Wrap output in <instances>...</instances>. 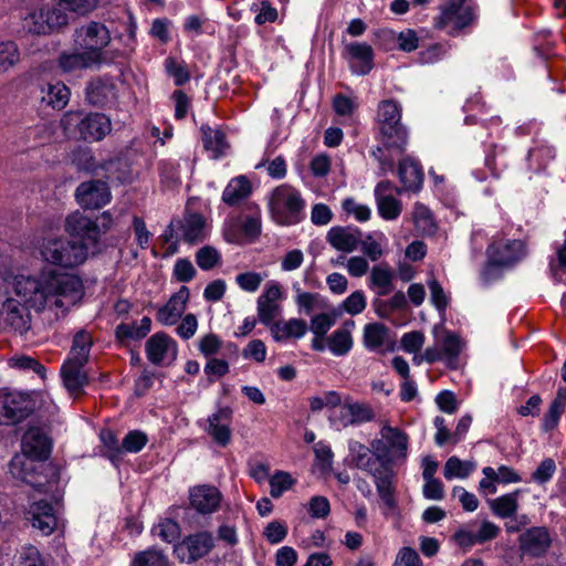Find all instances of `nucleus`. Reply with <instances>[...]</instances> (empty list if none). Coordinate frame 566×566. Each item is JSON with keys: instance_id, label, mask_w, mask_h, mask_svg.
I'll return each mask as SVG.
<instances>
[{"instance_id": "obj_1", "label": "nucleus", "mask_w": 566, "mask_h": 566, "mask_svg": "<svg viewBox=\"0 0 566 566\" xmlns=\"http://www.w3.org/2000/svg\"><path fill=\"white\" fill-rule=\"evenodd\" d=\"M10 284L18 298H7L2 304L1 315L9 318L30 316L29 310L39 313L50 301L56 307L67 310L84 295L83 282L78 276L55 270H43L39 279L15 275Z\"/></svg>"}, {"instance_id": "obj_2", "label": "nucleus", "mask_w": 566, "mask_h": 566, "mask_svg": "<svg viewBox=\"0 0 566 566\" xmlns=\"http://www.w3.org/2000/svg\"><path fill=\"white\" fill-rule=\"evenodd\" d=\"M348 449L352 463L374 478L379 497L386 506L394 509L396 506V472L394 469H387L371 447L369 448L359 441H349Z\"/></svg>"}, {"instance_id": "obj_3", "label": "nucleus", "mask_w": 566, "mask_h": 566, "mask_svg": "<svg viewBox=\"0 0 566 566\" xmlns=\"http://www.w3.org/2000/svg\"><path fill=\"white\" fill-rule=\"evenodd\" d=\"M527 244L521 239L494 238L486 249V265L482 272L485 281L494 279L497 269H510L527 256Z\"/></svg>"}, {"instance_id": "obj_4", "label": "nucleus", "mask_w": 566, "mask_h": 566, "mask_svg": "<svg viewBox=\"0 0 566 566\" xmlns=\"http://www.w3.org/2000/svg\"><path fill=\"white\" fill-rule=\"evenodd\" d=\"M433 335L434 344L424 349L426 363L443 361L449 369H459L465 342L457 333L444 329L441 324L434 325Z\"/></svg>"}, {"instance_id": "obj_5", "label": "nucleus", "mask_w": 566, "mask_h": 566, "mask_svg": "<svg viewBox=\"0 0 566 566\" xmlns=\"http://www.w3.org/2000/svg\"><path fill=\"white\" fill-rule=\"evenodd\" d=\"M270 210L273 219L282 226H291L301 221L305 209V200L300 190L283 184L275 187L270 196Z\"/></svg>"}, {"instance_id": "obj_6", "label": "nucleus", "mask_w": 566, "mask_h": 566, "mask_svg": "<svg viewBox=\"0 0 566 566\" xmlns=\"http://www.w3.org/2000/svg\"><path fill=\"white\" fill-rule=\"evenodd\" d=\"M377 116L382 146L388 150L402 153L407 145L408 134L400 122L399 105L391 99L382 101L378 106Z\"/></svg>"}, {"instance_id": "obj_7", "label": "nucleus", "mask_w": 566, "mask_h": 566, "mask_svg": "<svg viewBox=\"0 0 566 566\" xmlns=\"http://www.w3.org/2000/svg\"><path fill=\"white\" fill-rule=\"evenodd\" d=\"M40 253L48 263L62 268H74L86 261L88 249L87 244H81L75 240L48 238L43 240Z\"/></svg>"}, {"instance_id": "obj_8", "label": "nucleus", "mask_w": 566, "mask_h": 566, "mask_svg": "<svg viewBox=\"0 0 566 566\" xmlns=\"http://www.w3.org/2000/svg\"><path fill=\"white\" fill-rule=\"evenodd\" d=\"M380 438L374 439L370 447L387 469L408 457L409 437L398 427L385 423L380 429Z\"/></svg>"}, {"instance_id": "obj_9", "label": "nucleus", "mask_w": 566, "mask_h": 566, "mask_svg": "<svg viewBox=\"0 0 566 566\" xmlns=\"http://www.w3.org/2000/svg\"><path fill=\"white\" fill-rule=\"evenodd\" d=\"M61 125L67 134H77L78 138L87 142L101 140L112 130L111 119L99 113L83 116L81 112H67Z\"/></svg>"}, {"instance_id": "obj_10", "label": "nucleus", "mask_w": 566, "mask_h": 566, "mask_svg": "<svg viewBox=\"0 0 566 566\" xmlns=\"http://www.w3.org/2000/svg\"><path fill=\"white\" fill-rule=\"evenodd\" d=\"M108 28L98 21H90L76 28L73 43L76 50H83L99 64L104 61V50L111 43Z\"/></svg>"}, {"instance_id": "obj_11", "label": "nucleus", "mask_w": 566, "mask_h": 566, "mask_svg": "<svg viewBox=\"0 0 566 566\" xmlns=\"http://www.w3.org/2000/svg\"><path fill=\"white\" fill-rule=\"evenodd\" d=\"M66 21L61 10L44 6L30 10L22 18V29L32 34H46L66 24Z\"/></svg>"}, {"instance_id": "obj_12", "label": "nucleus", "mask_w": 566, "mask_h": 566, "mask_svg": "<svg viewBox=\"0 0 566 566\" xmlns=\"http://www.w3.org/2000/svg\"><path fill=\"white\" fill-rule=\"evenodd\" d=\"M250 213L241 221L231 222L224 229V238L229 243L241 244L253 241L261 232V211L258 205H248Z\"/></svg>"}, {"instance_id": "obj_13", "label": "nucleus", "mask_w": 566, "mask_h": 566, "mask_svg": "<svg viewBox=\"0 0 566 566\" xmlns=\"http://www.w3.org/2000/svg\"><path fill=\"white\" fill-rule=\"evenodd\" d=\"M41 462L25 452L18 453L9 462V472L12 478L40 490L45 484V480L41 476L45 464Z\"/></svg>"}, {"instance_id": "obj_14", "label": "nucleus", "mask_w": 566, "mask_h": 566, "mask_svg": "<svg viewBox=\"0 0 566 566\" xmlns=\"http://www.w3.org/2000/svg\"><path fill=\"white\" fill-rule=\"evenodd\" d=\"M472 8L465 0H449L436 20L438 29H448L449 33L467 27L473 20Z\"/></svg>"}, {"instance_id": "obj_15", "label": "nucleus", "mask_w": 566, "mask_h": 566, "mask_svg": "<svg viewBox=\"0 0 566 566\" xmlns=\"http://www.w3.org/2000/svg\"><path fill=\"white\" fill-rule=\"evenodd\" d=\"M283 285L275 281H268L256 300L259 318H277L283 314V302L285 300Z\"/></svg>"}, {"instance_id": "obj_16", "label": "nucleus", "mask_w": 566, "mask_h": 566, "mask_svg": "<svg viewBox=\"0 0 566 566\" xmlns=\"http://www.w3.org/2000/svg\"><path fill=\"white\" fill-rule=\"evenodd\" d=\"M145 347L147 359L155 366H170L177 358V343L165 333H155Z\"/></svg>"}, {"instance_id": "obj_17", "label": "nucleus", "mask_w": 566, "mask_h": 566, "mask_svg": "<svg viewBox=\"0 0 566 566\" xmlns=\"http://www.w3.org/2000/svg\"><path fill=\"white\" fill-rule=\"evenodd\" d=\"M170 237L184 239L188 243L202 241L208 235L206 219L199 213H187L182 219L169 224Z\"/></svg>"}, {"instance_id": "obj_18", "label": "nucleus", "mask_w": 566, "mask_h": 566, "mask_svg": "<svg viewBox=\"0 0 566 566\" xmlns=\"http://www.w3.org/2000/svg\"><path fill=\"white\" fill-rule=\"evenodd\" d=\"M65 229L70 235L78 239L81 244H87V249L94 247L102 234L99 224L78 211L67 217Z\"/></svg>"}, {"instance_id": "obj_19", "label": "nucleus", "mask_w": 566, "mask_h": 566, "mask_svg": "<svg viewBox=\"0 0 566 566\" xmlns=\"http://www.w3.org/2000/svg\"><path fill=\"white\" fill-rule=\"evenodd\" d=\"M213 547V538L208 532L187 536L175 547V554L181 562L192 563L206 556Z\"/></svg>"}, {"instance_id": "obj_20", "label": "nucleus", "mask_w": 566, "mask_h": 566, "mask_svg": "<svg viewBox=\"0 0 566 566\" xmlns=\"http://www.w3.org/2000/svg\"><path fill=\"white\" fill-rule=\"evenodd\" d=\"M343 56L349 69L357 75H366L374 67V50L365 42H350L344 45Z\"/></svg>"}, {"instance_id": "obj_21", "label": "nucleus", "mask_w": 566, "mask_h": 566, "mask_svg": "<svg viewBox=\"0 0 566 566\" xmlns=\"http://www.w3.org/2000/svg\"><path fill=\"white\" fill-rule=\"evenodd\" d=\"M76 199L85 209H98L111 201V191L107 184L99 180L82 182L76 189Z\"/></svg>"}, {"instance_id": "obj_22", "label": "nucleus", "mask_w": 566, "mask_h": 566, "mask_svg": "<svg viewBox=\"0 0 566 566\" xmlns=\"http://www.w3.org/2000/svg\"><path fill=\"white\" fill-rule=\"evenodd\" d=\"M27 520L32 526L41 532L42 535H50L57 526V518L51 503L45 500L32 502L25 513Z\"/></svg>"}, {"instance_id": "obj_23", "label": "nucleus", "mask_w": 566, "mask_h": 566, "mask_svg": "<svg viewBox=\"0 0 566 566\" xmlns=\"http://www.w3.org/2000/svg\"><path fill=\"white\" fill-rule=\"evenodd\" d=\"M52 451V440L44 429L40 427H30L22 438V452L45 461Z\"/></svg>"}, {"instance_id": "obj_24", "label": "nucleus", "mask_w": 566, "mask_h": 566, "mask_svg": "<svg viewBox=\"0 0 566 566\" xmlns=\"http://www.w3.org/2000/svg\"><path fill=\"white\" fill-rule=\"evenodd\" d=\"M518 543L523 554L541 557L548 551L552 538L546 527L534 526L521 534Z\"/></svg>"}, {"instance_id": "obj_25", "label": "nucleus", "mask_w": 566, "mask_h": 566, "mask_svg": "<svg viewBox=\"0 0 566 566\" xmlns=\"http://www.w3.org/2000/svg\"><path fill=\"white\" fill-rule=\"evenodd\" d=\"M232 415L233 411L230 407H221L208 418L207 432L221 447L228 446L231 441Z\"/></svg>"}, {"instance_id": "obj_26", "label": "nucleus", "mask_w": 566, "mask_h": 566, "mask_svg": "<svg viewBox=\"0 0 566 566\" xmlns=\"http://www.w3.org/2000/svg\"><path fill=\"white\" fill-rule=\"evenodd\" d=\"M151 321H123L115 328V340L122 347H130L144 339L151 331Z\"/></svg>"}, {"instance_id": "obj_27", "label": "nucleus", "mask_w": 566, "mask_h": 566, "mask_svg": "<svg viewBox=\"0 0 566 566\" xmlns=\"http://www.w3.org/2000/svg\"><path fill=\"white\" fill-rule=\"evenodd\" d=\"M390 181H381L375 188V199L379 216L385 220H396L402 210L401 202L392 196Z\"/></svg>"}, {"instance_id": "obj_28", "label": "nucleus", "mask_w": 566, "mask_h": 566, "mask_svg": "<svg viewBox=\"0 0 566 566\" xmlns=\"http://www.w3.org/2000/svg\"><path fill=\"white\" fill-rule=\"evenodd\" d=\"M221 493L214 486L199 485L190 490V505L200 514H211L219 509Z\"/></svg>"}, {"instance_id": "obj_29", "label": "nucleus", "mask_w": 566, "mask_h": 566, "mask_svg": "<svg viewBox=\"0 0 566 566\" xmlns=\"http://www.w3.org/2000/svg\"><path fill=\"white\" fill-rule=\"evenodd\" d=\"M295 291L294 301L300 315L312 316V318H327L322 312L325 308V300L318 293L303 291L300 286H293Z\"/></svg>"}, {"instance_id": "obj_30", "label": "nucleus", "mask_w": 566, "mask_h": 566, "mask_svg": "<svg viewBox=\"0 0 566 566\" xmlns=\"http://www.w3.org/2000/svg\"><path fill=\"white\" fill-rule=\"evenodd\" d=\"M395 272L387 263H380L371 268L368 277V286L379 296L390 294L394 289Z\"/></svg>"}, {"instance_id": "obj_31", "label": "nucleus", "mask_w": 566, "mask_h": 566, "mask_svg": "<svg viewBox=\"0 0 566 566\" xmlns=\"http://www.w3.org/2000/svg\"><path fill=\"white\" fill-rule=\"evenodd\" d=\"M84 364L64 361L61 367V377L67 391L80 395L88 384V376L84 370Z\"/></svg>"}, {"instance_id": "obj_32", "label": "nucleus", "mask_w": 566, "mask_h": 566, "mask_svg": "<svg viewBox=\"0 0 566 566\" xmlns=\"http://www.w3.org/2000/svg\"><path fill=\"white\" fill-rule=\"evenodd\" d=\"M327 241L337 251L349 253L357 249L360 231L356 228L334 227L327 233Z\"/></svg>"}, {"instance_id": "obj_33", "label": "nucleus", "mask_w": 566, "mask_h": 566, "mask_svg": "<svg viewBox=\"0 0 566 566\" xmlns=\"http://www.w3.org/2000/svg\"><path fill=\"white\" fill-rule=\"evenodd\" d=\"M40 101L53 109H63L70 101L71 91L62 82L46 83L41 86Z\"/></svg>"}, {"instance_id": "obj_34", "label": "nucleus", "mask_w": 566, "mask_h": 566, "mask_svg": "<svg viewBox=\"0 0 566 566\" xmlns=\"http://www.w3.org/2000/svg\"><path fill=\"white\" fill-rule=\"evenodd\" d=\"M33 411V402L28 395L11 394L4 400V416L13 422H20Z\"/></svg>"}, {"instance_id": "obj_35", "label": "nucleus", "mask_w": 566, "mask_h": 566, "mask_svg": "<svg viewBox=\"0 0 566 566\" xmlns=\"http://www.w3.org/2000/svg\"><path fill=\"white\" fill-rule=\"evenodd\" d=\"M98 65L101 64L83 50H76V52L72 53L64 52L59 57V66L64 73L92 69Z\"/></svg>"}, {"instance_id": "obj_36", "label": "nucleus", "mask_w": 566, "mask_h": 566, "mask_svg": "<svg viewBox=\"0 0 566 566\" xmlns=\"http://www.w3.org/2000/svg\"><path fill=\"white\" fill-rule=\"evenodd\" d=\"M92 346V335L85 329H80L73 336L72 347L65 361L86 365L90 358Z\"/></svg>"}, {"instance_id": "obj_37", "label": "nucleus", "mask_w": 566, "mask_h": 566, "mask_svg": "<svg viewBox=\"0 0 566 566\" xmlns=\"http://www.w3.org/2000/svg\"><path fill=\"white\" fill-rule=\"evenodd\" d=\"M271 323L270 329L275 340L283 342L290 338H300L306 333L304 321H266Z\"/></svg>"}, {"instance_id": "obj_38", "label": "nucleus", "mask_w": 566, "mask_h": 566, "mask_svg": "<svg viewBox=\"0 0 566 566\" xmlns=\"http://www.w3.org/2000/svg\"><path fill=\"white\" fill-rule=\"evenodd\" d=\"M373 417L371 409L363 403H345L339 410V419L344 427L368 422Z\"/></svg>"}, {"instance_id": "obj_39", "label": "nucleus", "mask_w": 566, "mask_h": 566, "mask_svg": "<svg viewBox=\"0 0 566 566\" xmlns=\"http://www.w3.org/2000/svg\"><path fill=\"white\" fill-rule=\"evenodd\" d=\"M252 186L244 176H239L229 181L222 192V200L229 206H235L250 196Z\"/></svg>"}, {"instance_id": "obj_40", "label": "nucleus", "mask_w": 566, "mask_h": 566, "mask_svg": "<svg viewBox=\"0 0 566 566\" xmlns=\"http://www.w3.org/2000/svg\"><path fill=\"white\" fill-rule=\"evenodd\" d=\"M566 407V387H562L557 390L556 397L549 405L547 412L543 417L542 430L549 432L555 429Z\"/></svg>"}, {"instance_id": "obj_41", "label": "nucleus", "mask_w": 566, "mask_h": 566, "mask_svg": "<svg viewBox=\"0 0 566 566\" xmlns=\"http://www.w3.org/2000/svg\"><path fill=\"white\" fill-rule=\"evenodd\" d=\"M399 177L405 189L418 190L423 180V174L418 163L406 158L399 164Z\"/></svg>"}, {"instance_id": "obj_42", "label": "nucleus", "mask_w": 566, "mask_h": 566, "mask_svg": "<svg viewBox=\"0 0 566 566\" xmlns=\"http://www.w3.org/2000/svg\"><path fill=\"white\" fill-rule=\"evenodd\" d=\"M520 493L521 490H515L514 492L490 500L489 505L493 514L501 518H507L515 515L518 509Z\"/></svg>"}, {"instance_id": "obj_43", "label": "nucleus", "mask_w": 566, "mask_h": 566, "mask_svg": "<svg viewBox=\"0 0 566 566\" xmlns=\"http://www.w3.org/2000/svg\"><path fill=\"white\" fill-rule=\"evenodd\" d=\"M364 340L366 347L371 350H377L385 346L389 347L391 344L387 327L377 322L366 325Z\"/></svg>"}, {"instance_id": "obj_44", "label": "nucleus", "mask_w": 566, "mask_h": 566, "mask_svg": "<svg viewBox=\"0 0 566 566\" xmlns=\"http://www.w3.org/2000/svg\"><path fill=\"white\" fill-rule=\"evenodd\" d=\"M201 133L203 147L210 153L211 158L217 159L222 156L228 148L224 134L206 126L201 127Z\"/></svg>"}, {"instance_id": "obj_45", "label": "nucleus", "mask_w": 566, "mask_h": 566, "mask_svg": "<svg viewBox=\"0 0 566 566\" xmlns=\"http://www.w3.org/2000/svg\"><path fill=\"white\" fill-rule=\"evenodd\" d=\"M86 96L91 104L103 106L115 96L114 87L108 82L96 80L87 86Z\"/></svg>"}, {"instance_id": "obj_46", "label": "nucleus", "mask_w": 566, "mask_h": 566, "mask_svg": "<svg viewBox=\"0 0 566 566\" xmlns=\"http://www.w3.org/2000/svg\"><path fill=\"white\" fill-rule=\"evenodd\" d=\"M325 345L335 356L346 355L353 346L349 331L345 328L337 329L325 339Z\"/></svg>"}, {"instance_id": "obj_47", "label": "nucleus", "mask_w": 566, "mask_h": 566, "mask_svg": "<svg viewBox=\"0 0 566 566\" xmlns=\"http://www.w3.org/2000/svg\"><path fill=\"white\" fill-rule=\"evenodd\" d=\"M12 566H45V564L35 546L24 545L15 554Z\"/></svg>"}, {"instance_id": "obj_48", "label": "nucleus", "mask_w": 566, "mask_h": 566, "mask_svg": "<svg viewBox=\"0 0 566 566\" xmlns=\"http://www.w3.org/2000/svg\"><path fill=\"white\" fill-rule=\"evenodd\" d=\"M20 61V51L13 41L0 43V72L4 73Z\"/></svg>"}, {"instance_id": "obj_49", "label": "nucleus", "mask_w": 566, "mask_h": 566, "mask_svg": "<svg viewBox=\"0 0 566 566\" xmlns=\"http://www.w3.org/2000/svg\"><path fill=\"white\" fill-rule=\"evenodd\" d=\"M342 209L346 216L353 217L358 222H366L371 217V209L352 197L342 201Z\"/></svg>"}, {"instance_id": "obj_50", "label": "nucleus", "mask_w": 566, "mask_h": 566, "mask_svg": "<svg viewBox=\"0 0 566 566\" xmlns=\"http://www.w3.org/2000/svg\"><path fill=\"white\" fill-rule=\"evenodd\" d=\"M196 263L203 271L212 270L221 263V253L211 245H205L197 251Z\"/></svg>"}, {"instance_id": "obj_51", "label": "nucleus", "mask_w": 566, "mask_h": 566, "mask_svg": "<svg viewBox=\"0 0 566 566\" xmlns=\"http://www.w3.org/2000/svg\"><path fill=\"white\" fill-rule=\"evenodd\" d=\"M265 277V273L247 271L237 274L234 281L235 284L240 287V290L247 293H255L260 289Z\"/></svg>"}, {"instance_id": "obj_52", "label": "nucleus", "mask_w": 566, "mask_h": 566, "mask_svg": "<svg viewBox=\"0 0 566 566\" xmlns=\"http://www.w3.org/2000/svg\"><path fill=\"white\" fill-rule=\"evenodd\" d=\"M549 272L556 281H563V274L566 273V239L556 244L555 253L549 260Z\"/></svg>"}, {"instance_id": "obj_53", "label": "nucleus", "mask_w": 566, "mask_h": 566, "mask_svg": "<svg viewBox=\"0 0 566 566\" xmlns=\"http://www.w3.org/2000/svg\"><path fill=\"white\" fill-rule=\"evenodd\" d=\"M165 69L177 86H181L190 80V71L185 62H178L174 57H168L165 61Z\"/></svg>"}, {"instance_id": "obj_54", "label": "nucleus", "mask_w": 566, "mask_h": 566, "mask_svg": "<svg viewBox=\"0 0 566 566\" xmlns=\"http://www.w3.org/2000/svg\"><path fill=\"white\" fill-rule=\"evenodd\" d=\"M483 474L488 478H494L497 483H517L522 481V476L511 467L500 465L497 470L485 467L482 470Z\"/></svg>"}, {"instance_id": "obj_55", "label": "nucleus", "mask_w": 566, "mask_h": 566, "mask_svg": "<svg viewBox=\"0 0 566 566\" xmlns=\"http://www.w3.org/2000/svg\"><path fill=\"white\" fill-rule=\"evenodd\" d=\"M430 291V302L437 308L440 316L446 315V310L449 305L450 297L444 292L443 287L437 280H430L428 282Z\"/></svg>"}, {"instance_id": "obj_56", "label": "nucleus", "mask_w": 566, "mask_h": 566, "mask_svg": "<svg viewBox=\"0 0 566 566\" xmlns=\"http://www.w3.org/2000/svg\"><path fill=\"white\" fill-rule=\"evenodd\" d=\"M132 566H168V560L163 553L147 549L135 555Z\"/></svg>"}, {"instance_id": "obj_57", "label": "nucleus", "mask_w": 566, "mask_h": 566, "mask_svg": "<svg viewBox=\"0 0 566 566\" xmlns=\"http://www.w3.org/2000/svg\"><path fill=\"white\" fill-rule=\"evenodd\" d=\"M153 532L167 543H172L180 535V527L177 522L166 518L154 526Z\"/></svg>"}, {"instance_id": "obj_58", "label": "nucleus", "mask_w": 566, "mask_h": 566, "mask_svg": "<svg viewBox=\"0 0 566 566\" xmlns=\"http://www.w3.org/2000/svg\"><path fill=\"white\" fill-rule=\"evenodd\" d=\"M147 441L148 438L145 432L132 430L123 439L122 449L126 452L137 453L146 446Z\"/></svg>"}, {"instance_id": "obj_59", "label": "nucleus", "mask_w": 566, "mask_h": 566, "mask_svg": "<svg viewBox=\"0 0 566 566\" xmlns=\"http://www.w3.org/2000/svg\"><path fill=\"white\" fill-rule=\"evenodd\" d=\"M412 216L416 227L421 232H431L433 230V219L430 210L426 206L417 203L413 208Z\"/></svg>"}, {"instance_id": "obj_60", "label": "nucleus", "mask_w": 566, "mask_h": 566, "mask_svg": "<svg viewBox=\"0 0 566 566\" xmlns=\"http://www.w3.org/2000/svg\"><path fill=\"white\" fill-rule=\"evenodd\" d=\"M294 484V480L286 472H277L270 479V494L273 497H280Z\"/></svg>"}, {"instance_id": "obj_61", "label": "nucleus", "mask_w": 566, "mask_h": 566, "mask_svg": "<svg viewBox=\"0 0 566 566\" xmlns=\"http://www.w3.org/2000/svg\"><path fill=\"white\" fill-rule=\"evenodd\" d=\"M556 472V463L552 458L544 459L532 473V481L537 484L547 483Z\"/></svg>"}, {"instance_id": "obj_62", "label": "nucleus", "mask_w": 566, "mask_h": 566, "mask_svg": "<svg viewBox=\"0 0 566 566\" xmlns=\"http://www.w3.org/2000/svg\"><path fill=\"white\" fill-rule=\"evenodd\" d=\"M186 295L180 292L174 295L163 310L166 318H181L186 310Z\"/></svg>"}, {"instance_id": "obj_63", "label": "nucleus", "mask_w": 566, "mask_h": 566, "mask_svg": "<svg viewBox=\"0 0 566 566\" xmlns=\"http://www.w3.org/2000/svg\"><path fill=\"white\" fill-rule=\"evenodd\" d=\"M358 104L355 98L337 94L333 98V108L338 116L350 117L357 109Z\"/></svg>"}, {"instance_id": "obj_64", "label": "nucleus", "mask_w": 566, "mask_h": 566, "mask_svg": "<svg viewBox=\"0 0 566 566\" xmlns=\"http://www.w3.org/2000/svg\"><path fill=\"white\" fill-rule=\"evenodd\" d=\"M251 10L258 12L254 21L259 25L268 22L272 23L277 19V10L266 0L262 1L260 6L254 3Z\"/></svg>"}]
</instances>
